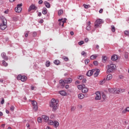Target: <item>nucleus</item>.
<instances>
[{
  "label": "nucleus",
  "instance_id": "obj_49",
  "mask_svg": "<svg viewBox=\"0 0 129 129\" xmlns=\"http://www.w3.org/2000/svg\"><path fill=\"white\" fill-rule=\"evenodd\" d=\"M89 61H90L89 59H86L85 60V64H88V63H89Z\"/></svg>",
  "mask_w": 129,
  "mask_h": 129
},
{
  "label": "nucleus",
  "instance_id": "obj_40",
  "mask_svg": "<svg viewBox=\"0 0 129 129\" xmlns=\"http://www.w3.org/2000/svg\"><path fill=\"white\" fill-rule=\"evenodd\" d=\"M67 80H68V82L69 83V84L71 83V82H72V79L70 78L67 79Z\"/></svg>",
  "mask_w": 129,
  "mask_h": 129
},
{
  "label": "nucleus",
  "instance_id": "obj_13",
  "mask_svg": "<svg viewBox=\"0 0 129 129\" xmlns=\"http://www.w3.org/2000/svg\"><path fill=\"white\" fill-rule=\"evenodd\" d=\"M42 118L43 119H44V121H45V122H47L49 120V117H48L46 115H42Z\"/></svg>",
  "mask_w": 129,
  "mask_h": 129
},
{
  "label": "nucleus",
  "instance_id": "obj_28",
  "mask_svg": "<svg viewBox=\"0 0 129 129\" xmlns=\"http://www.w3.org/2000/svg\"><path fill=\"white\" fill-rule=\"evenodd\" d=\"M115 89L114 88L109 89V92H110V93H114Z\"/></svg>",
  "mask_w": 129,
  "mask_h": 129
},
{
  "label": "nucleus",
  "instance_id": "obj_39",
  "mask_svg": "<svg viewBox=\"0 0 129 129\" xmlns=\"http://www.w3.org/2000/svg\"><path fill=\"white\" fill-rule=\"evenodd\" d=\"M86 30L87 31H90L91 30V26H87L86 27Z\"/></svg>",
  "mask_w": 129,
  "mask_h": 129
},
{
  "label": "nucleus",
  "instance_id": "obj_35",
  "mask_svg": "<svg viewBox=\"0 0 129 129\" xmlns=\"http://www.w3.org/2000/svg\"><path fill=\"white\" fill-rule=\"evenodd\" d=\"M84 78V77L82 75L78 76V79H80V80H82V79H83Z\"/></svg>",
  "mask_w": 129,
  "mask_h": 129
},
{
  "label": "nucleus",
  "instance_id": "obj_61",
  "mask_svg": "<svg viewBox=\"0 0 129 129\" xmlns=\"http://www.w3.org/2000/svg\"><path fill=\"white\" fill-rule=\"evenodd\" d=\"M31 89L32 90H34V89H35V87H34V86H31Z\"/></svg>",
  "mask_w": 129,
  "mask_h": 129
},
{
  "label": "nucleus",
  "instance_id": "obj_41",
  "mask_svg": "<svg viewBox=\"0 0 129 129\" xmlns=\"http://www.w3.org/2000/svg\"><path fill=\"white\" fill-rule=\"evenodd\" d=\"M78 89H79L80 90H81V89H83L82 85H79L78 86Z\"/></svg>",
  "mask_w": 129,
  "mask_h": 129
},
{
  "label": "nucleus",
  "instance_id": "obj_59",
  "mask_svg": "<svg viewBox=\"0 0 129 129\" xmlns=\"http://www.w3.org/2000/svg\"><path fill=\"white\" fill-rule=\"evenodd\" d=\"M71 110L72 111H73V110H75V107L74 106H72L71 107Z\"/></svg>",
  "mask_w": 129,
  "mask_h": 129
},
{
  "label": "nucleus",
  "instance_id": "obj_54",
  "mask_svg": "<svg viewBox=\"0 0 129 129\" xmlns=\"http://www.w3.org/2000/svg\"><path fill=\"white\" fill-rule=\"evenodd\" d=\"M38 4L39 5H42L43 4V1L42 0H40L39 2H38Z\"/></svg>",
  "mask_w": 129,
  "mask_h": 129
},
{
  "label": "nucleus",
  "instance_id": "obj_43",
  "mask_svg": "<svg viewBox=\"0 0 129 129\" xmlns=\"http://www.w3.org/2000/svg\"><path fill=\"white\" fill-rule=\"evenodd\" d=\"M10 110L11 111H14V110H15V106H12L10 108Z\"/></svg>",
  "mask_w": 129,
  "mask_h": 129
},
{
  "label": "nucleus",
  "instance_id": "obj_8",
  "mask_svg": "<svg viewBox=\"0 0 129 129\" xmlns=\"http://www.w3.org/2000/svg\"><path fill=\"white\" fill-rule=\"evenodd\" d=\"M102 20L101 19H99L96 20L95 22V27H97V28L99 26V25L102 24Z\"/></svg>",
  "mask_w": 129,
  "mask_h": 129
},
{
  "label": "nucleus",
  "instance_id": "obj_45",
  "mask_svg": "<svg viewBox=\"0 0 129 129\" xmlns=\"http://www.w3.org/2000/svg\"><path fill=\"white\" fill-rule=\"evenodd\" d=\"M124 34L126 36H129V31H125Z\"/></svg>",
  "mask_w": 129,
  "mask_h": 129
},
{
  "label": "nucleus",
  "instance_id": "obj_10",
  "mask_svg": "<svg viewBox=\"0 0 129 129\" xmlns=\"http://www.w3.org/2000/svg\"><path fill=\"white\" fill-rule=\"evenodd\" d=\"M94 72H95V70H90L89 71H88V72L87 73V76H89V77L90 76H91L92 75V74H93V73H94Z\"/></svg>",
  "mask_w": 129,
  "mask_h": 129
},
{
  "label": "nucleus",
  "instance_id": "obj_4",
  "mask_svg": "<svg viewBox=\"0 0 129 129\" xmlns=\"http://www.w3.org/2000/svg\"><path fill=\"white\" fill-rule=\"evenodd\" d=\"M111 79H112V74H109L107 76L106 79H104L103 80L101 81L100 82V84H104L105 83V81L106 80L108 81L109 80H110Z\"/></svg>",
  "mask_w": 129,
  "mask_h": 129
},
{
  "label": "nucleus",
  "instance_id": "obj_19",
  "mask_svg": "<svg viewBox=\"0 0 129 129\" xmlns=\"http://www.w3.org/2000/svg\"><path fill=\"white\" fill-rule=\"evenodd\" d=\"M97 58V54H93L90 56L91 60H95Z\"/></svg>",
  "mask_w": 129,
  "mask_h": 129
},
{
  "label": "nucleus",
  "instance_id": "obj_1",
  "mask_svg": "<svg viewBox=\"0 0 129 129\" xmlns=\"http://www.w3.org/2000/svg\"><path fill=\"white\" fill-rule=\"evenodd\" d=\"M50 106L52 108V111H56L59 106V101L57 99H52Z\"/></svg>",
  "mask_w": 129,
  "mask_h": 129
},
{
  "label": "nucleus",
  "instance_id": "obj_37",
  "mask_svg": "<svg viewBox=\"0 0 129 129\" xmlns=\"http://www.w3.org/2000/svg\"><path fill=\"white\" fill-rule=\"evenodd\" d=\"M120 93H122V92H124L125 90L124 89H119Z\"/></svg>",
  "mask_w": 129,
  "mask_h": 129
},
{
  "label": "nucleus",
  "instance_id": "obj_16",
  "mask_svg": "<svg viewBox=\"0 0 129 129\" xmlns=\"http://www.w3.org/2000/svg\"><path fill=\"white\" fill-rule=\"evenodd\" d=\"M78 98H79V99H83V98L85 97V95H84L82 93H81L78 95Z\"/></svg>",
  "mask_w": 129,
  "mask_h": 129
},
{
  "label": "nucleus",
  "instance_id": "obj_23",
  "mask_svg": "<svg viewBox=\"0 0 129 129\" xmlns=\"http://www.w3.org/2000/svg\"><path fill=\"white\" fill-rule=\"evenodd\" d=\"M47 122H48V124H49V125H54V121H53V120H48V121Z\"/></svg>",
  "mask_w": 129,
  "mask_h": 129
},
{
  "label": "nucleus",
  "instance_id": "obj_2",
  "mask_svg": "<svg viewBox=\"0 0 129 129\" xmlns=\"http://www.w3.org/2000/svg\"><path fill=\"white\" fill-rule=\"evenodd\" d=\"M2 24H0V29L1 30H6L8 26H7V19L4 16H1Z\"/></svg>",
  "mask_w": 129,
  "mask_h": 129
},
{
  "label": "nucleus",
  "instance_id": "obj_46",
  "mask_svg": "<svg viewBox=\"0 0 129 129\" xmlns=\"http://www.w3.org/2000/svg\"><path fill=\"white\" fill-rule=\"evenodd\" d=\"M83 44H84V41H81L79 42V45H80V46H81V45H83Z\"/></svg>",
  "mask_w": 129,
  "mask_h": 129
},
{
  "label": "nucleus",
  "instance_id": "obj_9",
  "mask_svg": "<svg viewBox=\"0 0 129 129\" xmlns=\"http://www.w3.org/2000/svg\"><path fill=\"white\" fill-rule=\"evenodd\" d=\"M101 99V95H100V92H96V96H95L96 100H100Z\"/></svg>",
  "mask_w": 129,
  "mask_h": 129
},
{
  "label": "nucleus",
  "instance_id": "obj_36",
  "mask_svg": "<svg viewBox=\"0 0 129 129\" xmlns=\"http://www.w3.org/2000/svg\"><path fill=\"white\" fill-rule=\"evenodd\" d=\"M37 121L38 122H39L40 123H41V122H42V118L41 117H38L37 118Z\"/></svg>",
  "mask_w": 129,
  "mask_h": 129
},
{
  "label": "nucleus",
  "instance_id": "obj_51",
  "mask_svg": "<svg viewBox=\"0 0 129 129\" xmlns=\"http://www.w3.org/2000/svg\"><path fill=\"white\" fill-rule=\"evenodd\" d=\"M63 60L64 61H68V60H69V59L68 58V57L65 56L64 58H63Z\"/></svg>",
  "mask_w": 129,
  "mask_h": 129
},
{
  "label": "nucleus",
  "instance_id": "obj_25",
  "mask_svg": "<svg viewBox=\"0 0 129 129\" xmlns=\"http://www.w3.org/2000/svg\"><path fill=\"white\" fill-rule=\"evenodd\" d=\"M102 61L103 63H105V61H106V60L107 59V57H106V56H104L102 57Z\"/></svg>",
  "mask_w": 129,
  "mask_h": 129
},
{
  "label": "nucleus",
  "instance_id": "obj_50",
  "mask_svg": "<svg viewBox=\"0 0 129 129\" xmlns=\"http://www.w3.org/2000/svg\"><path fill=\"white\" fill-rule=\"evenodd\" d=\"M33 37H36V36H37V32H34L33 33Z\"/></svg>",
  "mask_w": 129,
  "mask_h": 129
},
{
  "label": "nucleus",
  "instance_id": "obj_26",
  "mask_svg": "<svg viewBox=\"0 0 129 129\" xmlns=\"http://www.w3.org/2000/svg\"><path fill=\"white\" fill-rule=\"evenodd\" d=\"M42 13L43 15H46L47 14V8H43Z\"/></svg>",
  "mask_w": 129,
  "mask_h": 129
},
{
  "label": "nucleus",
  "instance_id": "obj_3",
  "mask_svg": "<svg viewBox=\"0 0 129 129\" xmlns=\"http://www.w3.org/2000/svg\"><path fill=\"white\" fill-rule=\"evenodd\" d=\"M116 67L114 64H111L108 65V70L107 71V74L109 73H112V72H113V71L115 70Z\"/></svg>",
  "mask_w": 129,
  "mask_h": 129
},
{
  "label": "nucleus",
  "instance_id": "obj_31",
  "mask_svg": "<svg viewBox=\"0 0 129 129\" xmlns=\"http://www.w3.org/2000/svg\"><path fill=\"white\" fill-rule=\"evenodd\" d=\"M2 64L4 66H5V67H7V66H8V63H7V62H6V61L5 60H3Z\"/></svg>",
  "mask_w": 129,
  "mask_h": 129
},
{
  "label": "nucleus",
  "instance_id": "obj_32",
  "mask_svg": "<svg viewBox=\"0 0 129 129\" xmlns=\"http://www.w3.org/2000/svg\"><path fill=\"white\" fill-rule=\"evenodd\" d=\"M59 84H61V85H62V86H64V80H60L59 81Z\"/></svg>",
  "mask_w": 129,
  "mask_h": 129
},
{
  "label": "nucleus",
  "instance_id": "obj_5",
  "mask_svg": "<svg viewBox=\"0 0 129 129\" xmlns=\"http://www.w3.org/2000/svg\"><path fill=\"white\" fill-rule=\"evenodd\" d=\"M17 79L18 80H21L22 82H25V81L27 80V77L25 76H22L21 75H19L17 77Z\"/></svg>",
  "mask_w": 129,
  "mask_h": 129
},
{
  "label": "nucleus",
  "instance_id": "obj_24",
  "mask_svg": "<svg viewBox=\"0 0 129 129\" xmlns=\"http://www.w3.org/2000/svg\"><path fill=\"white\" fill-rule=\"evenodd\" d=\"M119 93H120L119 89H115V91H114V94H119Z\"/></svg>",
  "mask_w": 129,
  "mask_h": 129
},
{
  "label": "nucleus",
  "instance_id": "obj_58",
  "mask_svg": "<svg viewBox=\"0 0 129 129\" xmlns=\"http://www.w3.org/2000/svg\"><path fill=\"white\" fill-rule=\"evenodd\" d=\"M66 21H67V19L64 18L63 20H62V22H63L64 24H65V23H66Z\"/></svg>",
  "mask_w": 129,
  "mask_h": 129
},
{
  "label": "nucleus",
  "instance_id": "obj_33",
  "mask_svg": "<svg viewBox=\"0 0 129 129\" xmlns=\"http://www.w3.org/2000/svg\"><path fill=\"white\" fill-rule=\"evenodd\" d=\"M111 31L113 33H114V32H115V27H114V26H113V25L111 26Z\"/></svg>",
  "mask_w": 129,
  "mask_h": 129
},
{
  "label": "nucleus",
  "instance_id": "obj_20",
  "mask_svg": "<svg viewBox=\"0 0 129 129\" xmlns=\"http://www.w3.org/2000/svg\"><path fill=\"white\" fill-rule=\"evenodd\" d=\"M53 126L55 127H58L59 126V122L57 121H53Z\"/></svg>",
  "mask_w": 129,
  "mask_h": 129
},
{
  "label": "nucleus",
  "instance_id": "obj_53",
  "mask_svg": "<svg viewBox=\"0 0 129 129\" xmlns=\"http://www.w3.org/2000/svg\"><path fill=\"white\" fill-rule=\"evenodd\" d=\"M39 23L40 24H43V23H44V20L43 19H41L39 21Z\"/></svg>",
  "mask_w": 129,
  "mask_h": 129
},
{
  "label": "nucleus",
  "instance_id": "obj_14",
  "mask_svg": "<svg viewBox=\"0 0 129 129\" xmlns=\"http://www.w3.org/2000/svg\"><path fill=\"white\" fill-rule=\"evenodd\" d=\"M96 72L94 73V77H97L98 75H99V72H100V70L99 69L95 70Z\"/></svg>",
  "mask_w": 129,
  "mask_h": 129
},
{
  "label": "nucleus",
  "instance_id": "obj_17",
  "mask_svg": "<svg viewBox=\"0 0 129 129\" xmlns=\"http://www.w3.org/2000/svg\"><path fill=\"white\" fill-rule=\"evenodd\" d=\"M63 19H58V22H59L58 25L59 26H61L62 27H64V23L62 22Z\"/></svg>",
  "mask_w": 129,
  "mask_h": 129
},
{
  "label": "nucleus",
  "instance_id": "obj_42",
  "mask_svg": "<svg viewBox=\"0 0 129 129\" xmlns=\"http://www.w3.org/2000/svg\"><path fill=\"white\" fill-rule=\"evenodd\" d=\"M46 67H49L50 66V62L49 61H47L46 62Z\"/></svg>",
  "mask_w": 129,
  "mask_h": 129
},
{
  "label": "nucleus",
  "instance_id": "obj_6",
  "mask_svg": "<svg viewBox=\"0 0 129 129\" xmlns=\"http://www.w3.org/2000/svg\"><path fill=\"white\" fill-rule=\"evenodd\" d=\"M15 10L16 13H21L22 12V4L18 5Z\"/></svg>",
  "mask_w": 129,
  "mask_h": 129
},
{
  "label": "nucleus",
  "instance_id": "obj_12",
  "mask_svg": "<svg viewBox=\"0 0 129 129\" xmlns=\"http://www.w3.org/2000/svg\"><path fill=\"white\" fill-rule=\"evenodd\" d=\"M32 10H37V7L35 6V5H31L28 9V12H31Z\"/></svg>",
  "mask_w": 129,
  "mask_h": 129
},
{
  "label": "nucleus",
  "instance_id": "obj_55",
  "mask_svg": "<svg viewBox=\"0 0 129 129\" xmlns=\"http://www.w3.org/2000/svg\"><path fill=\"white\" fill-rule=\"evenodd\" d=\"M102 97L103 99H106V95L103 94L102 95Z\"/></svg>",
  "mask_w": 129,
  "mask_h": 129
},
{
  "label": "nucleus",
  "instance_id": "obj_56",
  "mask_svg": "<svg viewBox=\"0 0 129 129\" xmlns=\"http://www.w3.org/2000/svg\"><path fill=\"white\" fill-rule=\"evenodd\" d=\"M119 79H123V76L122 75H119Z\"/></svg>",
  "mask_w": 129,
  "mask_h": 129
},
{
  "label": "nucleus",
  "instance_id": "obj_64",
  "mask_svg": "<svg viewBox=\"0 0 129 129\" xmlns=\"http://www.w3.org/2000/svg\"><path fill=\"white\" fill-rule=\"evenodd\" d=\"M65 88H66V89H68V88H69V86L68 85H66Z\"/></svg>",
  "mask_w": 129,
  "mask_h": 129
},
{
  "label": "nucleus",
  "instance_id": "obj_7",
  "mask_svg": "<svg viewBox=\"0 0 129 129\" xmlns=\"http://www.w3.org/2000/svg\"><path fill=\"white\" fill-rule=\"evenodd\" d=\"M32 104L34 110H38V105L37 102H36V101H32Z\"/></svg>",
  "mask_w": 129,
  "mask_h": 129
},
{
  "label": "nucleus",
  "instance_id": "obj_60",
  "mask_svg": "<svg viewBox=\"0 0 129 129\" xmlns=\"http://www.w3.org/2000/svg\"><path fill=\"white\" fill-rule=\"evenodd\" d=\"M102 12H103V9H101L99 10V13L102 14Z\"/></svg>",
  "mask_w": 129,
  "mask_h": 129
},
{
  "label": "nucleus",
  "instance_id": "obj_44",
  "mask_svg": "<svg viewBox=\"0 0 129 129\" xmlns=\"http://www.w3.org/2000/svg\"><path fill=\"white\" fill-rule=\"evenodd\" d=\"M81 54H82V56H85V55H87V53H86V52L84 51H83L82 52Z\"/></svg>",
  "mask_w": 129,
  "mask_h": 129
},
{
  "label": "nucleus",
  "instance_id": "obj_38",
  "mask_svg": "<svg viewBox=\"0 0 129 129\" xmlns=\"http://www.w3.org/2000/svg\"><path fill=\"white\" fill-rule=\"evenodd\" d=\"M93 64L95 66H97V65H98V61H97V60H95L93 61Z\"/></svg>",
  "mask_w": 129,
  "mask_h": 129
},
{
  "label": "nucleus",
  "instance_id": "obj_63",
  "mask_svg": "<svg viewBox=\"0 0 129 129\" xmlns=\"http://www.w3.org/2000/svg\"><path fill=\"white\" fill-rule=\"evenodd\" d=\"M78 107H79V108H80V109H81V108H82L83 106H82V105H78Z\"/></svg>",
  "mask_w": 129,
  "mask_h": 129
},
{
  "label": "nucleus",
  "instance_id": "obj_15",
  "mask_svg": "<svg viewBox=\"0 0 129 129\" xmlns=\"http://www.w3.org/2000/svg\"><path fill=\"white\" fill-rule=\"evenodd\" d=\"M44 4L45 7L46 8H47L48 9H50V8H51V5H50V3H49L48 2L45 1L44 2Z\"/></svg>",
  "mask_w": 129,
  "mask_h": 129
},
{
  "label": "nucleus",
  "instance_id": "obj_62",
  "mask_svg": "<svg viewBox=\"0 0 129 129\" xmlns=\"http://www.w3.org/2000/svg\"><path fill=\"white\" fill-rule=\"evenodd\" d=\"M70 34L71 35V36H73V35H74V32L73 31H71Z\"/></svg>",
  "mask_w": 129,
  "mask_h": 129
},
{
  "label": "nucleus",
  "instance_id": "obj_22",
  "mask_svg": "<svg viewBox=\"0 0 129 129\" xmlns=\"http://www.w3.org/2000/svg\"><path fill=\"white\" fill-rule=\"evenodd\" d=\"M59 93L61 95H62V96H65L66 95V92H65V91H60L59 92Z\"/></svg>",
  "mask_w": 129,
  "mask_h": 129
},
{
  "label": "nucleus",
  "instance_id": "obj_30",
  "mask_svg": "<svg viewBox=\"0 0 129 129\" xmlns=\"http://www.w3.org/2000/svg\"><path fill=\"white\" fill-rule=\"evenodd\" d=\"M62 14H63V10L62 9H60L58 11V16H61Z\"/></svg>",
  "mask_w": 129,
  "mask_h": 129
},
{
  "label": "nucleus",
  "instance_id": "obj_11",
  "mask_svg": "<svg viewBox=\"0 0 129 129\" xmlns=\"http://www.w3.org/2000/svg\"><path fill=\"white\" fill-rule=\"evenodd\" d=\"M1 56L2 57L3 59H4V60H6V61L9 60V58L7 56V54H6L5 52H3L1 54Z\"/></svg>",
  "mask_w": 129,
  "mask_h": 129
},
{
  "label": "nucleus",
  "instance_id": "obj_34",
  "mask_svg": "<svg viewBox=\"0 0 129 129\" xmlns=\"http://www.w3.org/2000/svg\"><path fill=\"white\" fill-rule=\"evenodd\" d=\"M126 111H129V107L126 108L124 110H123L122 112L123 113L126 112Z\"/></svg>",
  "mask_w": 129,
  "mask_h": 129
},
{
  "label": "nucleus",
  "instance_id": "obj_57",
  "mask_svg": "<svg viewBox=\"0 0 129 129\" xmlns=\"http://www.w3.org/2000/svg\"><path fill=\"white\" fill-rule=\"evenodd\" d=\"M86 81H87L86 79H84L82 81V82H83V83H86Z\"/></svg>",
  "mask_w": 129,
  "mask_h": 129
},
{
  "label": "nucleus",
  "instance_id": "obj_21",
  "mask_svg": "<svg viewBox=\"0 0 129 129\" xmlns=\"http://www.w3.org/2000/svg\"><path fill=\"white\" fill-rule=\"evenodd\" d=\"M82 91L83 93H87L88 92V89L87 88H84L82 89Z\"/></svg>",
  "mask_w": 129,
  "mask_h": 129
},
{
  "label": "nucleus",
  "instance_id": "obj_29",
  "mask_svg": "<svg viewBox=\"0 0 129 129\" xmlns=\"http://www.w3.org/2000/svg\"><path fill=\"white\" fill-rule=\"evenodd\" d=\"M53 62L55 65H59L60 61L59 60H55Z\"/></svg>",
  "mask_w": 129,
  "mask_h": 129
},
{
  "label": "nucleus",
  "instance_id": "obj_48",
  "mask_svg": "<svg viewBox=\"0 0 129 129\" xmlns=\"http://www.w3.org/2000/svg\"><path fill=\"white\" fill-rule=\"evenodd\" d=\"M64 84H69V83H68V81L67 79L64 80Z\"/></svg>",
  "mask_w": 129,
  "mask_h": 129
},
{
  "label": "nucleus",
  "instance_id": "obj_52",
  "mask_svg": "<svg viewBox=\"0 0 129 129\" xmlns=\"http://www.w3.org/2000/svg\"><path fill=\"white\" fill-rule=\"evenodd\" d=\"M1 103V104H4V103H5V99L4 98L2 99Z\"/></svg>",
  "mask_w": 129,
  "mask_h": 129
},
{
  "label": "nucleus",
  "instance_id": "obj_47",
  "mask_svg": "<svg viewBox=\"0 0 129 129\" xmlns=\"http://www.w3.org/2000/svg\"><path fill=\"white\" fill-rule=\"evenodd\" d=\"M50 118H51V119H54V118H55V115L52 114L50 116Z\"/></svg>",
  "mask_w": 129,
  "mask_h": 129
},
{
  "label": "nucleus",
  "instance_id": "obj_27",
  "mask_svg": "<svg viewBox=\"0 0 129 129\" xmlns=\"http://www.w3.org/2000/svg\"><path fill=\"white\" fill-rule=\"evenodd\" d=\"M83 6L84 7V8H85V9H89V8L90 7V5L86 4H83Z\"/></svg>",
  "mask_w": 129,
  "mask_h": 129
},
{
  "label": "nucleus",
  "instance_id": "obj_18",
  "mask_svg": "<svg viewBox=\"0 0 129 129\" xmlns=\"http://www.w3.org/2000/svg\"><path fill=\"white\" fill-rule=\"evenodd\" d=\"M111 60L112 61H116L117 60V55L114 54L111 56Z\"/></svg>",
  "mask_w": 129,
  "mask_h": 129
}]
</instances>
